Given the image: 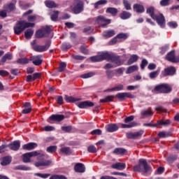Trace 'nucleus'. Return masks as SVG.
Segmentation results:
<instances>
[{
	"label": "nucleus",
	"mask_w": 179,
	"mask_h": 179,
	"mask_svg": "<svg viewBox=\"0 0 179 179\" xmlns=\"http://www.w3.org/2000/svg\"><path fill=\"white\" fill-rule=\"evenodd\" d=\"M90 59L92 61V62H100L104 60L110 61L113 65H115V68L120 66V65L124 64V61L120 59V57H113L108 52H101L98 55L91 57Z\"/></svg>",
	"instance_id": "1"
},
{
	"label": "nucleus",
	"mask_w": 179,
	"mask_h": 179,
	"mask_svg": "<svg viewBox=\"0 0 179 179\" xmlns=\"http://www.w3.org/2000/svg\"><path fill=\"white\" fill-rule=\"evenodd\" d=\"M134 171L138 173H142L143 174H148V173H152V168L148 164V161L145 159H140L138 164L135 165L133 167Z\"/></svg>",
	"instance_id": "2"
},
{
	"label": "nucleus",
	"mask_w": 179,
	"mask_h": 179,
	"mask_svg": "<svg viewBox=\"0 0 179 179\" xmlns=\"http://www.w3.org/2000/svg\"><path fill=\"white\" fill-rule=\"evenodd\" d=\"M146 12L150 15L152 19L157 21V23L160 27H164L166 26V19L164 18V16H163L162 14L159 15H155V7L150 6L148 8Z\"/></svg>",
	"instance_id": "3"
},
{
	"label": "nucleus",
	"mask_w": 179,
	"mask_h": 179,
	"mask_svg": "<svg viewBox=\"0 0 179 179\" xmlns=\"http://www.w3.org/2000/svg\"><path fill=\"white\" fill-rule=\"evenodd\" d=\"M28 27H34V23L28 22L24 20L19 21L14 27V33L15 34L19 35L22 33L25 29Z\"/></svg>",
	"instance_id": "4"
},
{
	"label": "nucleus",
	"mask_w": 179,
	"mask_h": 179,
	"mask_svg": "<svg viewBox=\"0 0 179 179\" xmlns=\"http://www.w3.org/2000/svg\"><path fill=\"white\" fill-rule=\"evenodd\" d=\"M36 156H38V159H40V157H43L44 155L37 151L27 152L22 155V162H24V163H30V159H31V157H36Z\"/></svg>",
	"instance_id": "5"
},
{
	"label": "nucleus",
	"mask_w": 179,
	"mask_h": 179,
	"mask_svg": "<svg viewBox=\"0 0 179 179\" xmlns=\"http://www.w3.org/2000/svg\"><path fill=\"white\" fill-rule=\"evenodd\" d=\"M156 92L159 93H170L172 90L171 87L169 84L163 83L157 85L155 88Z\"/></svg>",
	"instance_id": "6"
},
{
	"label": "nucleus",
	"mask_w": 179,
	"mask_h": 179,
	"mask_svg": "<svg viewBox=\"0 0 179 179\" xmlns=\"http://www.w3.org/2000/svg\"><path fill=\"white\" fill-rule=\"evenodd\" d=\"M83 1L80 0H76L74 1V3L73 5L72 10L73 13L76 15H78V13H80L81 12H83V8H84Z\"/></svg>",
	"instance_id": "7"
},
{
	"label": "nucleus",
	"mask_w": 179,
	"mask_h": 179,
	"mask_svg": "<svg viewBox=\"0 0 179 179\" xmlns=\"http://www.w3.org/2000/svg\"><path fill=\"white\" fill-rule=\"evenodd\" d=\"M115 97L117 98L120 101H123L125 99H134L135 96L129 92H120L115 95Z\"/></svg>",
	"instance_id": "8"
},
{
	"label": "nucleus",
	"mask_w": 179,
	"mask_h": 179,
	"mask_svg": "<svg viewBox=\"0 0 179 179\" xmlns=\"http://www.w3.org/2000/svg\"><path fill=\"white\" fill-rule=\"evenodd\" d=\"M51 45V43L48 41L45 45H35L32 46L33 50L36 51L37 52H44V51H47L50 48Z\"/></svg>",
	"instance_id": "9"
},
{
	"label": "nucleus",
	"mask_w": 179,
	"mask_h": 179,
	"mask_svg": "<svg viewBox=\"0 0 179 179\" xmlns=\"http://www.w3.org/2000/svg\"><path fill=\"white\" fill-rule=\"evenodd\" d=\"M31 61L36 66H40L43 64V59L41 55L32 56Z\"/></svg>",
	"instance_id": "10"
},
{
	"label": "nucleus",
	"mask_w": 179,
	"mask_h": 179,
	"mask_svg": "<svg viewBox=\"0 0 179 179\" xmlns=\"http://www.w3.org/2000/svg\"><path fill=\"white\" fill-rule=\"evenodd\" d=\"M64 118L65 116H64V115H52L48 119V122H50V124H52V122H51V120L57 121V122H61V121H62Z\"/></svg>",
	"instance_id": "11"
},
{
	"label": "nucleus",
	"mask_w": 179,
	"mask_h": 179,
	"mask_svg": "<svg viewBox=\"0 0 179 179\" xmlns=\"http://www.w3.org/2000/svg\"><path fill=\"white\" fill-rule=\"evenodd\" d=\"M176 73V67L170 66L164 69L163 76H173Z\"/></svg>",
	"instance_id": "12"
},
{
	"label": "nucleus",
	"mask_w": 179,
	"mask_h": 179,
	"mask_svg": "<svg viewBox=\"0 0 179 179\" xmlns=\"http://www.w3.org/2000/svg\"><path fill=\"white\" fill-rule=\"evenodd\" d=\"M110 22H111L110 20L106 19V17H104V16H103V15L98 16L96 20V23H99L100 24H101V23H104V24H101V26H103V27L107 26V24H109V23H110Z\"/></svg>",
	"instance_id": "13"
},
{
	"label": "nucleus",
	"mask_w": 179,
	"mask_h": 179,
	"mask_svg": "<svg viewBox=\"0 0 179 179\" xmlns=\"http://www.w3.org/2000/svg\"><path fill=\"white\" fill-rule=\"evenodd\" d=\"M166 59L169 62H179V57H176L174 51H171L166 55Z\"/></svg>",
	"instance_id": "14"
},
{
	"label": "nucleus",
	"mask_w": 179,
	"mask_h": 179,
	"mask_svg": "<svg viewBox=\"0 0 179 179\" xmlns=\"http://www.w3.org/2000/svg\"><path fill=\"white\" fill-rule=\"evenodd\" d=\"M8 148H10L11 150H19L20 148V141H15L8 145Z\"/></svg>",
	"instance_id": "15"
},
{
	"label": "nucleus",
	"mask_w": 179,
	"mask_h": 179,
	"mask_svg": "<svg viewBox=\"0 0 179 179\" xmlns=\"http://www.w3.org/2000/svg\"><path fill=\"white\" fill-rule=\"evenodd\" d=\"M94 103L92 101H85L78 104L79 108H89V107H93Z\"/></svg>",
	"instance_id": "16"
},
{
	"label": "nucleus",
	"mask_w": 179,
	"mask_h": 179,
	"mask_svg": "<svg viewBox=\"0 0 179 179\" xmlns=\"http://www.w3.org/2000/svg\"><path fill=\"white\" fill-rule=\"evenodd\" d=\"M133 9L136 13H143V12H145V7L142 4H134Z\"/></svg>",
	"instance_id": "17"
},
{
	"label": "nucleus",
	"mask_w": 179,
	"mask_h": 179,
	"mask_svg": "<svg viewBox=\"0 0 179 179\" xmlns=\"http://www.w3.org/2000/svg\"><path fill=\"white\" fill-rule=\"evenodd\" d=\"M36 148H37V143H29L22 145L24 150H33V149H36Z\"/></svg>",
	"instance_id": "18"
},
{
	"label": "nucleus",
	"mask_w": 179,
	"mask_h": 179,
	"mask_svg": "<svg viewBox=\"0 0 179 179\" xmlns=\"http://www.w3.org/2000/svg\"><path fill=\"white\" fill-rule=\"evenodd\" d=\"M74 170L76 173H85L86 169L85 168V165L83 164H76L74 166Z\"/></svg>",
	"instance_id": "19"
},
{
	"label": "nucleus",
	"mask_w": 179,
	"mask_h": 179,
	"mask_svg": "<svg viewBox=\"0 0 179 179\" xmlns=\"http://www.w3.org/2000/svg\"><path fill=\"white\" fill-rule=\"evenodd\" d=\"M45 6H47V8H58V4L57 3H55V1H52V0H47L45 1Z\"/></svg>",
	"instance_id": "20"
},
{
	"label": "nucleus",
	"mask_w": 179,
	"mask_h": 179,
	"mask_svg": "<svg viewBox=\"0 0 179 179\" xmlns=\"http://www.w3.org/2000/svg\"><path fill=\"white\" fill-rule=\"evenodd\" d=\"M126 165L124 163H116L112 165L113 169H115L116 170H120L122 171L125 169Z\"/></svg>",
	"instance_id": "21"
},
{
	"label": "nucleus",
	"mask_w": 179,
	"mask_h": 179,
	"mask_svg": "<svg viewBox=\"0 0 179 179\" xmlns=\"http://www.w3.org/2000/svg\"><path fill=\"white\" fill-rule=\"evenodd\" d=\"M131 16H132V14L128 11H122L120 15V17L122 19V20H127V19H129Z\"/></svg>",
	"instance_id": "22"
},
{
	"label": "nucleus",
	"mask_w": 179,
	"mask_h": 179,
	"mask_svg": "<svg viewBox=\"0 0 179 179\" xmlns=\"http://www.w3.org/2000/svg\"><path fill=\"white\" fill-rule=\"evenodd\" d=\"M50 164H51V161H50V160H43L39 162L35 163L36 167H40V166H43L45 167L47 166H50Z\"/></svg>",
	"instance_id": "23"
},
{
	"label": "nucleus",
	"mask_w": 179,
	"mask_h": 179,
	"mask_svg": "<svg viewBox=\"0 0 179 179\" xmlns=\"http://www.w3.org/2000/svg\"><path fill=\"white\" fill-rule=\"evenodd\" d=\"M103 36L106 38H110V37L115 36V31H114L113 29H110L109 31H104L103 33Z\"/></svg>",
	"instance_id": "24"
},
{
	"label": "nucleus",
	"mask_w": 179,
	"mask_h": 179,
	"mask_svg": "<svg viewBox=\"0 0 179 179\" xmlns=\"http://www.w3.org/2000/svg\"><path fill=\"white\" fill-rule=\"evenodd\" d=\"M106 131H108V132H115V131H118V126H117V124H108L106 127Z\"/></svg>",
	"instance_id": "25"
},
{
	"label": "nucleus",
	"mask_w": 179,
	"mask_h": 179,
	"mask_svg": "<svg viewBox=\"0 0 179 179\" xmlns=\"http://www.w3.org/2000/svg\"><path fill=\"white\" fill-rule=\"evenodd\" d=\"M115 97V96H114V95L106 96L104 99H100L99 102L100 103H110V101H113V100H114Z\"/></svg>",
	"instance_id": "26"
},
{
	"label": "nucleus",
	"mask_w": 179,
	"mask_h": 179,
	"mask_svg": "<svg viewBox=\"0 0 179 179\" xmlns=\"http://www.w3.org/2000/svg\"><path fill=\"white\" fill-rule=\"evenodd\" d=\"M107 0H99L96 3H93L94 9H99L101 5H106Z\"/></svg>",
	"instance_id": "27"
},
{
	"label": "nucleus",
	"mask_w": 179,
	"mask_h": 179,
	"mask_svg": "<svg viewBox=\"0 0 179 179\" xmlns=\"http://www.w3.org/2000/svg\"><path fill=\"white\" fill-rule=\"evenodd\" d=\"M139 59V57L136 55H132L128 60L127 64L132 65L134 62H136Z\"/></svg>",
	"instance_id": "28"
},
{
	"label": "nucleus",
	"mask_w": 179,
	"mask_h": 179,
	"mask_svg": "<svg viewBox=\"0 0 179 179\" xmlns=\"http://www.w3.org/2000/svg\"><path fill=\"white\" fill-rule=\"evenodd\" d=\"M38 78H40V74L38 73H35L32 76H27V82H31V80H36V79H38Z\"/></svg>",
	"instance_id": "29"
},
{
	"label": "nucleus",
	"mask_w": 179,
	"mask_h": 179,
	"mask_svg": "<svg viewBox=\"0 0 179 179\" xmlns=\"http://www.w3.org/2000/svg\"><path fill=\"white\" fill-rule=\"evenodd\" d=\"M127 150L125 148H115L114 150H113V153L115 155H127Z\"/></svg>",
	"instance_id": "30"
},
{
	"label": "nucleus",
	"mask_w": 179,
	"mask_h": 179,
	"mask_svg": "<svg viewBox=\"0 0 179 179\" xmlns=\"http://www.w3.org/2000/svg\"><path fill=\"white\" fill-rule=\"evenodd\" d=\"M10 162H12V157H6L2 159L1 164V166H8V164H10Z\"/></svg>",
	"instance_id": "31"
},
{
	"label": "nucleus",
	"mask_w": 179,
	"mask_h": 179,
	"mask_svg": "<svg viewBox=\"0 0 179 179\" xmlns=\"http://www.w3.org/2000/svg\"><path fill=\"white\" fill-rule=\"evenodd\" d=\"M33 34H34V31L31 29H29L26 30L24 32L25 38L27 39L31 38V36H33Z\"/></svg>",
	"instance_id": "32"
},
{
	"label": "nucleus",
	"mask_w": 179,
	"mask_h": 179,
	"mask_svg": "<svg viewBox=\"0 0 179 179\" xmlns=\"http://www.w3.org/2000/svg\"><path fill=\"white\" fill-rule=\"evenodd\" d=\"M141 114L143 118V117H148V115H153V112H152L151 109H145L143 110Z\"/></svg>",
	"instance_id": "33"
},
{
	"label": "nucleus",
	"mask_w": 179,
	"mask_h": 179,
	"mask_svg": "<svg viewBox=\"0 0 179 179\" xmlns=\"http://www.w3.org/2000/svg\"><path fill=\"white\" fill-rule=\"evenodd\" d=\"M47 36L43 29L38 30L36 33V37L37 38H43V37H45Z\"/></svg>",
	"instance_id": "34"
},
{
	"label": "nucleus",
	"mask_w": 179,
	"mask_h": 179,
	"mask_svg": "<svg viewBox=\"0 0 179 179\" xmlns=\"http://www.w3.org/2000/svg\"><path fill=\"white\" fill-rule=\"evenodd\" d=\"M106 13H110L113 16H115L118 13V10L115 8L110 7L106 9Z\"/></svg>",
	"instance_id": "35"
},
{
	"label": "nucleus",
	"mask_w": 179,
	"mask_h": 179,
	"mask_svg": "<svg viewBox=\"0 0 179 179\" xmlns=\"http://www.w3.org/2000/svg\"><path fill=\"white\" fill-rule=\"evenodd\" d=\"M138 67L137 65H134L128 67L126 73L129 74V73H132L134 72H135V71H138Z\"/></svg>",
	"instance_id": "36"
},
{
	"label": "nucleus",
	"mask_w": 179,
	"mask_h": 179,
	"mask_svg": "<svg viewBox=\"0 0 179 179\" xmlns=\"http://www.w3.org/2000/svg\"><path fill=\"white\" fill-rule=\"evenodd\" d=\"M64 100L67 101V103H75L76 101H78V99L73 98V96H69L68 95L65 96Z\"/></svg>",
	"instance_id": "37"
},
{
	"label": "nucleus",
	"mask_w": 179,
	"mask_h": 179,
	"mask_svg": "<svg viewBox=\"0 0 179 179\" xmlns=\"http://www.w3.org/2000/svg\"><path fill=\"white\" fill-rule=\"evenodd\" d=\"M60 152H62V153H64L65 155H71V153H72V150L71 148H69V147L62 148L60 149Z\"/></svg>",
	"instance_id": "38"
},
{
	"label": "nucleus",
	"mask_w": 179,
	"mask_h": 179,
	"mask_svg": "<svg viewBox=\"0 0 179 179\" xmlns=\"http://www.w3.org/2000/svg\"><path fill=\"white\" fill-rule=\"evenodd\" d=\"M122 128H133L136 126V123L134 122H130L129 124H120Z\"/></svg>",
	"instance_id": "39"
},
{
	"label": "nucleus",
	"mask_w": 179,
	"mask_h": 179,
	"mask_svg": "<svg viewBox=\"0 0 179 179\" xmlns=\"http://www.w3.org/2000/svg\"><path fill=\"white\" fill-rule=\"evenodd\" d=\"M15 5H16V0H13L12 3L8 5L7 10H9V12L15 10Z\"/></svg>",
	"instance_id": "40"
},
{
	"label": "nucleus",
	"mask_w": 179,
	"mask_h": 179,
	"mask_svg": "<svg viewBox=\"0 0 179 179\" xmlns=\"http://www.w3.org/2000/svg\"><path fill=\"white\" fill-rule=\"evenodd\" d=\"M30 167L26 166L24 165H19L15 167V170H24V171H27L31 170Z\"/></svg>",
	"instance_id": "41"
},
{
	"label": "nucleus",
	"mask_w": 179,
	"mask_h": 179,
	"mask_svg": "<svg viewBox=\"0 0 179 179\" xmlns=\"http://www.w3.org/2000/svg\"><path fill=\"white\" fill-rule=\"evenodd\" d=\"M94 73L90 72L85 74L81 75L80 78L83 79H88V78H92V76H94Z\"/></svg>",
	"instance_id": "42"
},
{
	"label": "nucleus",
	"mask_w": 179,
	"mask_h": 179,
	"mask_svg": "<svg viewBox=\"0 0 179 179\" xmlns=\"http://www.w3.org/2000/svg\"><path fill=\"white\" fill-rule=\"evenodd\" d=\"M116 36L119 40H127L128 38V34L124 33L118 34Z\"/></svg>",
	"instance_id": "43"
},
{
	"label": "nucleus",
	"mask_w": 179,
	"mask_h": 179,
	"mask_svg": "<svg viewBox=\"0 0 179 179\" xmlns=\"http://www.w3.org/2000/svg\"><path fill=\"white\" fill-rule=\"evenodd\" d=\"M59 12L58 11H53L51 13V20H52L53 22H55V20H57V19H58V15H59Z\"/></svg>",
	"instance_id": "44"
},
{
	"label": "nucleus",
	"mask_w": 179,
	"mask_h": 179,
	"mask_svg": "<svg viewBox=\"0 0 179 179\" xmlns=\"http://www.w3.org/2000/svg\"><path fill=\"white\" fill-rule=\"evenodd\" d=\"M123 4L127 10H131L132 8L131 7V3H129V1L127 0H123Z\"/></svg>",
	"instance_id": "45"
},
{
	"label": "nucleus",
	"mask_w": 179,
	"mask_h": 179,
	"mask_svg": "<svg viewBox=\"0 0 179 179\" xmlns=\"http://www.w3.org/2000/svg\"><path fill=\"white\" fill-rule=\"evenodd\" d=\"M57 150V146L56 145H51L50 147H48L46 149V151L48 153H54Z\"/></svg>",
	"instance_id": "46"
},
{
	"label": "nucleus",
	"mask_w": 179,
	"mask_h": 179,
	"mask_svg": "<svg viewBox=\"0 0 179 179\" xmlns=\"http://www.w3.org/2000/svg\"><path fill=\"white\" fill-rule=\"evenodd\" d=\"M66 68V63L62 62V63H60L59 66L58 68V71L59 72H64V71H65Z\"/></svg>",
	"instance_id": "47"
},
{
	"label": "nucleus",
	"mask_w": 179,
	"mask_h": 179,
	"mask_svg": "<svg viewBox=\"0 0 179 179\" xmlns=\"http://www.w3.org/2000/svg\"><path fill=\"white\" fill-rule=\"evenodd\" d=\"M17 62L18 64H21L22 65H24V64H29L30 62V60H29L27 58H22L19 59Z\"/></svg>",
	"instance_id": "48"
},
{
	"label": "nucleus",
	"mask_w": 179,
	"mask_h": 179,
	"mask_svg": "<svg viewBox=\"0 0 179 179\" xmlns=\"http://www.w3.org/2000/svg\"><path fill=\"white\" fill-rule=\"evenodd\" d=\"M167 25L169 27H171V29H176L178 26V24L176 22H174V21L169 22L167 23Z\"/></svg>",
	"instance_id": "49"
},
{
	"label": "nucleus",
	"mask_w": 179,
	"mask_h": 179,
	"mask_svg": "<svg viewBox=\"0 0 179 179\" xmlns=\"http://www.w3.org/2000/svg\"><path fill=\"white\" fill-rule=\"evenodd\" d=\"M142 135H143V131L142 130L134 132V139H138V138H140Z\"/></svg>",
	"instance_id": "50"
},
{
	"label": "nucleus",
	"mask_w": 179,
	"mask_h": 179,
	"mask_svg": "<svg viewBox=\"0 0 179 179\" xmlns=\"http://www.w3.org/2000/svg\"><path fill=\"white\" fill-rule=\"evenodd\" d=\"M158 136H159V138H167V136H170V134L164 131H160L158 134Z\"/></svg>",
	"instance_id": "51"
},
{
	"label": "nucleus",
	"mask_w": 179,
	"mask_h": 179,
	"mask_svg": "<svg viewBox=\"0 0 179 179\" xmlns=\"http://www.w3.org/2000/svg\"><path fill=\"white\" fill-rule=\"evenodd\" d=\"M87 150L90 153H96L97 152V149L94 145H90L88 147Z\"/></svg>",
	"instance_id": "52"
},
{
	"label": "nucleus",
	"mask_w": 179,
	"mask_h": 179,
	"mask_svg": "<svg viewBox=\"0 0 179 179\" xmlns=\"http://www.w3.org/2000/svg\"><path fill=\"white\" fill-rule=\"evenodd\" d=\"M114 87L115 92H121V90H124V85L122 84H119Z\"/></svg>",
	"instance_id": "53"
},
{
	"label": "nucleus",
	"mask_w": 179,
	"mask_h": 179,
	"mask_svg": "<svg viewBox=\"0 0 179 179\" xmlns=\"http://www.w3.org/2000/svg\"><path fill=\"white\" fill-rule=\"evenodd\" d=\"M158 75H159V71H155L151 72L149 74V76H150V79H155V78H157Z\"/></svg>",
	"instance_id": "54"
},
{
	"label": "nucleus",
	"mask_w": 179,
	"mask_h": 179,
	"mask_svg": "<svg viewBox=\"0 0 179 179\" xmlns=\"http://www.w3.org/2000/svg\"><path fill=\"white\" fill-rule=\"evenodd\" d=\"M71 47H72V46L69 43H63L62 45V48L64 51H66V50H69V48H71Z\"/></svg>",
	"instance_id": "55"
},
{
	"label": "nucleus",
	"mask_w": 179,
	"mask_h": 179,
	"mask_svg": "<svg viewBox=\"0 0 179 179\" xmlns=\"http://www.w3.org/2000/svg\"><path fill=\"white\" fill-rule=\"evenodd\" d=\"M35 176L40 177L41 178H48V177H50V174L48 173H35Z\"/></svg>",
	"instance_id": "56"
},
{
	"label": "nucleus",
	"mask_w": 179,
	"mask_h": 179,
	"mask_svg": "<svg viewBox=\"0 0 179 179\" xmlns=\"http://www.w3.org/2000/svg\"><path fill=\"white\" fill-rule=\"evenodd\" d=\"M113 68H115V66L113 64V62L106 64L104 66V69H111Z\"/></svg>",
	"instance_id": "57"
},
{
	"label": "nucleus",
	"mask_w": 179,
	"mask_h": 179,
	"mask_svg": "<svg viewBox=\"0 0 179 179\" xmlns=\"http://www.w3.org/2000/svg\"><path fill=\"white\" fill-rule=\"evenodd\" d=\"M157 125H170V120H160L157 122Z\"/></svg>",
	"instance_id": "58"
},
{
	"label": "nucleus",
	"mask_w": 179,
	"mask_h": 179,
	"mask_svg": "<svg viewBox=\"0 0 179 179\" xmlns=\"http://www.w3.org/2000/svg\"><path fill=\"white\" fill-rule=\"evenodd\" d=\"M176 159H177V156L173 155V156H169L168 158H166V160L168 163H173V162H174V160H176Z\"/></svg>",
	"instance_id": "59"
},
{
	"label": "nucleus",
	"mask_w": 179,
	"mask_h": 179,
	"mask_svg": "<svg viewBox=\"0 0 179 179\" xmlns=\"http://www.w3.org/2000/svg\"><path fill=\"white\" fill-rule=\"evenodd\" d=\"M160 5L161 6H168V5H170V0H162Z\"/></svg>",
	"instance_id": "60"
},
{
	"label": "nucleus",
	"mask_w": 179,
	"mask_h": 179,
	"mask_svg": "<svg viewBox=\"0 0 179 179\" xmlns=\"http://www.w3.org/2000/svg\"><path fill=\"white\" fill-rule=\"evenodd\" d=\"M44 131L46 132H50L51 131H55V128L52 126H46L44 127Z\"/></svg>",
	"instance_id": "61"
},
{
	"label": "nucleus",
	"mask_w": 179,
	"mask_h": 179,
	"mask_svg": "<svg viewBox=\"0 0 179 179\" xmlns=\"http://www.w3.org/2000/svg\"><path fill=\"white\" fill-rule=\"evenodd\" d=\"M148 62L146 60V59H143L141 62V69H145V66H146V65H148Z\"/></svg>",
	"instance_id": "62"
},
{
	"label": "nucleus",
	"mask_w": 179,
	"mask_h": 179,
	"mask_svg": "<svg viewBox=\"0 0 179 179\" xmlns=\"http://www.w3.org/2000/svg\"><path fill=\"white\" fill-rule=\"evenodd\" d=\"M49 179H66V178L64 176L55 175L51 176Z\"/></svg>",
	"instance_id": "63"
},
{
	"label": "nucleus",
	"mask_w": 179,
	"mask_h": 179,
	"mask_svg": "<svg viewBox=\"0 0 179 179\" xmlns=\"http://www.w3.org/2000/svg\"><path fill=\"white\" fill-rule=\"evenodd\" d=\"M92 135H101V131L99 129H94L91 131Z\"/></svg>",
	"instance_id": "64"
}]
</instances>
